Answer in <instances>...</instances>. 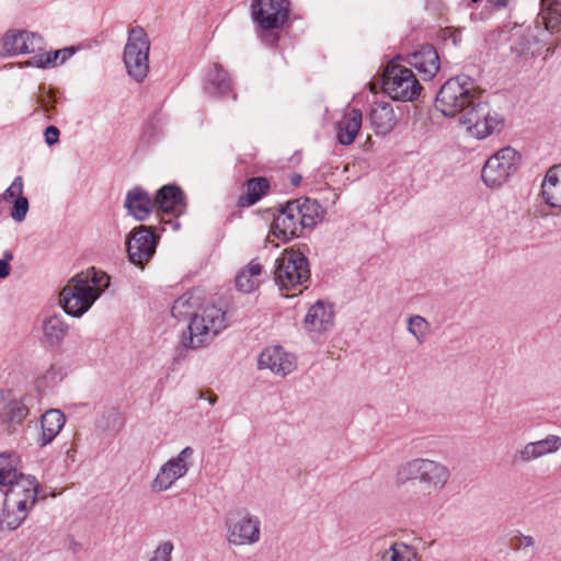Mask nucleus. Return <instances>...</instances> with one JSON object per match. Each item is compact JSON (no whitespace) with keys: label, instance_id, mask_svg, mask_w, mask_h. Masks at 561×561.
<instances>
[{"label":"nucleus","instance_id":"1","mask_svg":"<svg viewBox=\"0 0 561 561\" xmlns=\"http://www.w3.org/2000/svg\"><path fill=\"white\" fill-rule=\"evenodd\" d=\"M451 478L450 469L442 461L417 457L403 462L396 472V482L403 486L411 482L417 502H427L438 496Z\"/></svg>","mask_w":561,"mask_h":561},{"label":"nucleus","instance_id":"2","mask_svg":"<svg viewBox=\"0 0 561 561\" xmlns=\"http://www.w3.org/2000/svg\"><path fill=\"white\" fill-rule=\"evenodd\" d=\"M110 285V276L94 267L73 276L60 293L64 310L81 317Z\"/></svg>","mask_w":561,"mask_h":561},{"label":"nucleus","instance_id":"3","mask_svg":"<svg viewBox=\"0 0 561 561\" xmlns=\"http://www.w3.org/2000/svg\"><path fill=\"white\" fill-rule=\"evenodd\" d=\"M321 218L322 208L316 201L301 198L288 202L275 217L268 239L275 237L287 242L298 237L302 229L313 228Z\"/></svg>","mask_w":561,"mask_h":561},{"label":"nucleus","instance_id":"4","mask_svg":"<svg viewBox=\"0 0 561 561\" xmlns=\"http://www.w3.org/2000/svg\"><path fill=\"white\" fill-rule=\"evenodd\" d=\"M483 91L466 76L447 80L440 88L435 107L446 117H455L457 122L469 106L473 105Z\"/></svg>","mask_w":561,"mask_h":561},{"label":"nucleus","instance_id":"5","mask_svg":"<svg viewBox=\"0 0 561 561\" xmlns=\"http://www.w3.org/2000/svg\"><path fill=\"white\" fill-rule=\"evenodd\" d=\"M227 327L228 318L226 311L220 307L207 304L193 312L183 344L192 350L205 347Z\"/></svg>","mask_w":561,"mask_h":561},{"label":"nucleus","instance_id":"6","mask_svg":"<svg viewBox=\"0 0 561 561\" xmlns=\"http://www.w3.org/2000/svg\"><path fill=\"white\" fill-rule=\"evenodd\" d=\"M226 540L233 547H249L260 542L262 522L247 507L229 510L224 519Z\"/></svg>","mask_w":561,"mask_h":561},{"label":"nucleus","instance_id":"7","mask_svg":"<svg viewBox=\"0 0 561 561\" xmlns=\"http://www.w3.org/2000/svg\"><path fill=\"white\" fill-rule=\"evenodd\" d=\"M457 123L470 137L484 139L501 130L503 118L483 100L482 95L462 113Z\"/></svg>","mask_w":561,"mask_h":561},{"label":"nucleus","instance_id":"8","mask_svg":"<svg viewBox=\"0 0 561 561\" xmlns=\"http://www.w3.org/2000/svg\"><path fill=\"white\" fill-rule=\"evenodd\" d=\"M275 282L282 289H299L307 287L310 270L307 257L298 250H285L276 260Z\"/></svg>","mask_w":561,"mask_h":561},{"label":"nucleus","instance_id":"9","mask_svg":"<svg viewBox=\"0 0 561 561\" xmlns=\"http://www.w3.org/2000/svg\"><path fill=\"white\" fill-rule=\"evenodd\" d=\"M522 160L520 153L506 146L495 151L484 163L481 180L489 188L501 187L517 171Z\"/></svg>","mask_w":561,"mask_h":561},{"label":"nucleus","instance_id":"10","mask_svg":"<svg viewBox=\"0 0 561 561\" xmlns=\"http://www.w3.org/2000/svg\"><path fill=\"white\" fill-rule=\"evenodd\" d=\"M150 41L144 28L136 26L128 33L124 49V64L128 75L137 82L144 81L149 72Z\"/></svg>","mask_w":561,"mask_h":561},{"label":"nucleus","instance_id":"11","mask_svg":"<svg viewBox=\"0 0 561 561\" xmlns=\"http://www.w3.org/2000/svg\"><path fill=\"white\" fill-rule=\"evenodd\" d=\"M382 84L391 99L402 102L413 101L422 90L413 71L393 61L386 67Z\"/></svg>","mask_w":561,"mask_h":561},{"label":"nucleus","instance_id":"12","mask_svg":"<svg viewBox=\"0 0 561 561\" xmlns=\"http://www.w3.org/2000/svg\"><path fill=\"white\" fill-rule=\"evenodd\" d=\"M194 453L193 447L186 446L178 455L164 461L150 482L151 491L161 493L172 489L176 481L184 478L193 467Z\"/></svg>","mask_w":561,"mask_h":561},{"label":"nucleus","instance_id":"13","mask_svg":"<svg viewBox=\"0 0 561 561\" xmlns=\"http://www.w3.org/2000/svg\"><path fill=\"white\" fill-rule=\"evenodd\" d=\"M251 16L264 31L280 28L289 18V1L252 0Z\"/></svg>","mask_w":561,"mask_h":561},{"label":"nucleus","instance_id":"14","mask_svg":"<svg viewBox=\"0 0 561 561\" xmlns=\"http://www.w3.org/2000/svg\"><path fill=\"white\" fill-rule=\"evenodd\" d=\"M157 236L151 227L140 226L134 229L127 239V252L131 263L144 266L154 254Z\"/></svg>","mask_w":561,"mask_h":561},{"label":"nucleus","instance_id":"15","mask_svg":"<svg viewBox=\"0 0 561 561\" xmlns=\"http://www.w3.org/2000/svg\"><path fill=\"white\" fill-rule=\"evenodd\" d=\"M44 38L37 34L27 31H9L2 39V51L5 55L21 54H42L44 49Z\"/></svg>","mask_w":561,"mask_h":561},{"label":"nucleus","instance_id":"16","mask_svg":"<svg viewBox=\"0 0 561 561\" xmlns=\"http://www.w3.org/2000/svg\"><path fill=\"white\" fill-rule=\"evenodd\" d=\"M561 449V436L549 434L545 438L529 442L515 451L513 460L516 463H528L530 461L557 454Z\"/></svg>","mask_w":561,"mask_h":561},{"label":"nucleus","instance_id":"17","mask_svg":"<svg viewBox=\"0 0 561 561\" xmlns=\"http://www.w3.org/2000/svg\"><path fill=\"white\" fill-rule=\"evenodd\" d=\"M296 357L280 346L266 347L259 356V368L285 377L296 369Z\"/></svg>","mask_w":561,"mask_h":561},{"label":"nucleus","instance_id":"18","mask_svg":"<svg viewBox=\"0 0 561 561\" xmlns=\"http://www.w3.org/2000/svg\"><path fill=\"white\" fill-rule=\"evenodd\" d=\"M334 325V309L327 301L318 300L312 304L304 318V328L310 334L320 335L330 331Z\"/></svg>","mask_w":561,"mask_h":561},{"label":"nucleus","instance_id":"19","mask_svg":"<svg viewBox=\"0 0 561 561\" xmlns=\"http://www.w3.org/2000/svg\"><path fill=\"white\" fill-rule=\"evenodd\" d=\"M540 197L549 209L561 213V163L546 171L540 184Z\"/></svg>","mask_w":561,"mask_h":561},{"label":"nucleus","instance_id":"20","mask_svg":"<svg viewBox=\"0 0 561 561\" xmlns=\"http://www.w3.org/2000/svg\"><path fill=\"white\" fill-rule=\"evenodd\" d=\"M5 497L34 508L38 497L39 483L27 474H20L15 481L7 485Z\"/></svg>","mask_w":561,"mask_h":561},{"label":"nucleus","instance_id":"21","mask_svg":"<svg viewBox=\"0 0 561 561\" xmlns=\"http://www.w3.org/2000/svg\"><path fill=\"white\" fill-rule=\"evenodd\" d=\"M409 64L423 76L424 80L433 79L440 68L439 56L432 45H423L410 54Z\"/></svg>","mask_w":561,"mask_h":561},{"label":"nucleus","instance_id":"22","mask_svg":"<svg viewBox=\"0 0 561 561\" xmlns=\"http://www.w3.org/2000/svg\"><path fill=\"white\" fill-rule=\"evenodd\" d=\"M154 208L164 214L179 216L185 209L183 192L174 185H164L156 195Z\"/></svg>","mask_w":561,"mask_h":561},{"label":"nucleus","instance_id":"23","mask_svg":"<svg viewBox=\"0 0 561 561\" xmlns=\"http://www.w3.org/2000/svg\"><path fill=\"white\" fill-rule=\"evenodd\" d=\"M32 507L4 496L3 506L0 513V529L16 530L32 512Z\"/></svg>","mask_w":561,"mask_h":561},{"label":"nucleus","instance_id":"24","mask_svg":"<svg viewBox=\"0 0 561 561\" xmlns=\"http://www.w3.org/2000/svg\"><path fill=\"white\" fill-rule=\"evenodd\" d=\"M124 206L128 210L129 215L139 221H144L149 217L151 210L154 208V203L142 188L134 187L128 191Z\"/></svg>","mask_w":561,"mask_h":561},{"label":"nucleus","instance_id":"25","mask_svg":"<svg viewBox=\"0 0 561 561\" xmlns=\"http://www.w3.org/2000/svg\"><path fill=\"white\" fill-rule=\"evenodd\" d=\"M66 423L65 414L58 409L47 410L41 417L42 433L37 443L44 447L50 444L61 432Z\"/></svg>","mask_w":561,"mask_h":561},{"label":"nucleus","instance_id":"26","mask_svg":"<svg viewBox=\"0 0 561 561\" xmlns=\"http://www.w3.org/2000/svg\"><path fill=\"white\" fill-rule=\"evenodd\" d=\"M363 115L358 110H351L336 124V138L341 145L348 146L354 142L360 127Z\"/></svg>","mask_w":561,"mask_h":561},{"label":"nucleus","instance_id":"27","mask_svg":"<svg viewBox=\"0 0 561 561\" xmlns=\"http://www.w3.org/2000/svg\"><path fill=\"white\" fill-rule=\"evenodd\" d=\"M370 123L377 134L387 135L397 125V115L390 103H375L369 114Z\"/></svg>","mask_w":561,"mask_h":561},{"label":"nucleus","instance_id":"28","mask_svg":"<svg viewBox=\"0 0 561 561\" xmlns=\"http://www.w3.org/2000/svg\"><path fill=\"white\" fill-rule=\"evenodd\" d=\"M262 265L255 260L242 268L236 277V286L242 293H251L261 283Z\"/></svg>","mask_w":561,"mask_h":561},{"label":"nucleus","instance_id":"29","mask_svg":"<svg viewBox=\"0 0 561 561\" xmlns=\"http://www.w3.org/2000/svg\"><path fill=\"white\" fill-rule=\"evenodd\" d=\"M540 16L547 31H561V0H541Z\"/></svg>","mask_w":561,"mask_h":561},{"label":"nucleus","instance_id":"30","mask_svg":"<svg viewBox=\"0 0 561 561\" xmlns=\"http://www.w3.org/2000/svg\"><path fill=\"white\" fill-rule=\"evenodd\" d=\"M68 330L69 327L61 316H50L43 322L45 340L51 345L60 343L67 335Z\"/></svg>","mask_w":561,"mask_h":561},{"label":"nucleus","instance_id":"31","mask_svg":"<svg viewBox=\"0 0 561 561\" xmlns=\"http://www.w3.org/2000/svg\"><path fill=\"white\" fill-rule=\"evenodd\" d=\"M20 456L15 453L0 454V484L8 485L20 478Z\"/></svg>","mask_w":561,"mask_h":561},{"label":"nucleus","instance_id":"32","mask_svg":"<svg viewBox=\"0 0 561 561\" xmlns=\"http://www.w3.org/2000/svg\"><path fill=\"white\" fill-rule=\"evenodd\" d=\"M379 561H419L415 548L403 542H394L385 549L379 557Z\"/></svg>","mask_w":561,"mask_h":561},{"label":"nucleus","instance_id":"33","mask_svg":"<svg viewBox=\"0 0 561 561\" xmlns=\"http://www.w3.org/2000/svg\"><path fill=\"white\" fill-rule=\"evenodd\" d=\"M73 51L69 48L59 49L55 51H46L43 54H38L34 56L31 60L27 61V65L45 68L47 66H55L59 62H64L69 57H71Z\"/></svg>","mask_w":561,"mask_h":561},{"label":"nucleus","instance_id":"34","mask_svg":"<svg viewBox=\"0 0 561 561\" xmlns=\"http://www.w3.org/2000/svg\"><path fill=\"white\" fill-rule=\"evenodd\" d=\"M268 190V182L264 178H254L248 182L247 194L240 198L242 206L255 204Z\"/></svg>","mask_w":561,"mask_h":561},{"label":"nucleus","instance_id":"35","mask_svg":"<svg viewBox=\"0 0 561 561\" xmlns=\"http://www.w3.org/2000/svg\"><path fill=\"white\" fill-rule=\"evenodd\" d=\"M407 330L419 344H423L431 334V324L422 316H410L407 320Z\"/></svg>","mask_w":561,"mask_h":561},{"label":"nucleus","instance_id":"36","mask_svg":"<svg viewBox=\"0 0 561 561\" xmlns=\"http://www.w3.org/2000/svg\"><path fill=\"white\" fill-rule=\"evenodd\" d=\"M4 421L20 424L28 414L27 407L21 400H10L0 412Z\"/></svg>","mask_w":561,"mask_h":561},{"label":"nucleus","instance_id":"37","mask_svg":"<svg viewBox=\"0 0 561 561\" xmlns=\"http://www.w3.org/2000/svg\"><path fill=\"white\" fill-rule=\"evenodd\" d=\"M196 305L197 298L190 294L182 295L174 301L171 313L178 320L185 319L192 313Z\"/></svg>","mask_w":561,"mask_h":561},{"label":"nucleus","instance_id":"38","mask_svg":"<svg viewBox=\"0 0 561 561\" xmlns=\"http://www.w3.org/2000/svg\"><path fill=\"white\" fill-rule=\"evenodd\" d=\"M209 83L218 94H226L230 89V79L228 73L219 66H215L209 75Z\"/></svg>","mask_w":561,"mask_h":561},{"label":"nucleus","instance_id":"39","mask_svg":"<svg viewBox=\"0 0 561 561\" xmlns=\"http://www.w3.org/2000/svg\"><path fill=\"white\" fill-rule=\"evenodd\" d=\"M173 551L174 545L171 540L160 541L151 552L148 561H172Z\"/></svg>","mask_w":561,"mask_h":561},{"label":"nucleus","instance_id":"40","mask_svg":"<svg viewBox=\"0 0 561 561\" xmlns=\"http://www.w3.org/2000/svg\"><path fill=\"white\" fill-rule=\"evenodd\" d=\"M11 203L13 204L10 213L11 218L15 222L24 221L30 208L27 198L22 196L21 198L14 199Z\"/></svg>","mask_w":561,"mask_h":561},{"label":"nucleus","instance_id":"41","mask_svg":"<svg viewBox=\"0 0 561 561\" xmlns=\"http://www.w3.org/2000/svg\"><path fill=\"white\" fill-rule=\"evenodd\" d=\"M23 179L22 176H16L11 185L4 191L1 199L7 203H11L14 199L21 198L23 196Z\"/></svg>","mask_w":561,"mask_h":561},{"label":"nucleus","instance_id":"42","mask_svg":"<svg viewBox=\"0 0 561 561\" xmlns=\"http://www.w3.org/2000/svg\"><path fill=\"white\" fill-rule=\"evenodd\" d=\"M102 419H106L107 423L106 424L100 423L99 426L102 427L103 430H110V428H114L116 426L119 415H118L117 411L108 410L102 414Z\"/></svg>","mask_w":561,"mask_h":561},{"label":"nucleus","instance_id":"43","mask_svg":"<svg viewBox=\"0 0 561 561\" xmlns=\"http://www.w3.org/2000/svg\"><path fill=\"white\" fill-rule=\"evenodd\" d=\"M535 545V539L531 536L518 535L513 538V546L515 549H526Z\"/></svg>","mask_w":561,"mask_h":561},{"label":"nucleus","instance_id":"44","mask_svg":"<svg viewBox=\"0 0 561 561\" xmlns=\"http://www.w3.org/2000/svg\"><path fill=\"white\" fill-rule=\"evenodd\" d=\"M13 260L11 252H4L3 259H0V278H7L10 275V262Z\"/></svg>","mask_w":561,"mask_h":561},{"label":"nucleus","instance_id":"45","mask_svg":"<svg viewBox=\"0 0 561 561\" xmlns=\"http://www.w3.org/2000/svg\"><path fill=\"white\" fill-rule=\"evenodd\" d=\"M44 136L48 146H53L59 141V130L55 126H48L45 129Z\"/></svg>","mask_w":561,"mask_h":561},{"label":"nucleus","instance_id":"46","mask_svg":"<svg viewBox=\"0 0 561 561\" xmlns=\"http://www.w3.org/2000/svg\"><path fill=\"white\" fill-rule=\"evenodd\" d=\"M54 103H55V99L53 98L51 94H47L39 99L41 107L47 114L54 110V107H55Z\"/></svg>","mask_w":561,"mask_h":561},{"label":"nucleus","instance_id":"47","mask_svg":"<svg viewBox=\"0 0 561 561\" xmlns=\"http://www.w3.org/2000/svg\"><path fill=\"white\" fill-rule=\"evenodd\" d=\"M199 400H206L210 405H215L218 401V396L210 390H201L198 392Z\"/></svg>","mask_w":561,"mask_h":561},{"label":"nucleus","instance_id":"48","mask_svg":"<svg viewBox=\"0 0 561 561\" xmlns=\"http://www.w3.org/2000/svg\"><path fill=\"white\" fill-rule=\"evenodd\" d=\"M301 175L299 174H294L290 176V183L294 185V186H297L299 185V183L301 182Z\"/></svg>","mask_w":561,"mask_h":561},{"label":"nucleus","instance_id":"49","mask_svg":"<svg viewBox=\"0 0 561 561\" xmlns=\"http://www.w3.org/2000/svg\"><path fill=\"white\" fill-rule=\"evenodd\" d=\"M490 2L496 7H504L506 5L507 0H490Z\"/></svg>","mask_w":561,"mask_h":561},{"label":"nucleus","instance_id":"50","mask_svg":"<svg viewBox=\"0 0 561 561\" xmlns=\"http://www.w3.org/2000/svg\"><path fill=\"white\" fill-rule=\"evenodd\" d=\"M167 224L171 225L174 230L178 228V222L168 221Z\"/></svg>","mask_w":561,"mask_h":561}]
</instances>
